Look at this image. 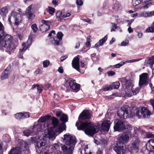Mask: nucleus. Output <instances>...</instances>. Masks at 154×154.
<instances>
[{
  "instance_id": "13",
  "label": "nucleus",
  "mask_w": 154,
  "mask_h": 154,
  "mask_svg": "<svg viewBox=\"0 0 154 154\" xmlns=\"http://www.w3.org/2000/svg\"><path fill=\"white\" fill-rule=\"evenodd\" d=\"M41 22L42 24L40 26L39 28L40 30L42 32H47L50 28L49 23H50L49 21L42 20Z\"/></svg>"
},
{
  "instance_id": "4",
  "label": "nucleus",
  "mask_w": 154,
  "mask_h": 154,
  "mask_svg": "<svg viewBox=\"0 0 154 154\" xmlns=\"http://www.w3.org/2000/svg\"><path fill=\"white\" fill-rule=\"evenodd\" d=\"M10 14L11 16L8 17V20L11 25L13 24L14 26H17L22 23L23 18L20 14L12 11Z\"/></svg>"
},
{
  "instance_id": "60",
  "label": "nucleus",
  "mask_w": 154,
  "mask_h": 154,
  "mask_svg": "<svg viewBox=\"0 0 154 154\" xmlns=\"http://www.w3.org/2000/svg\"><path fill=\"white\" fill-rule=\"evenodd\" d=\"M52 3L54 5L55 7L58 5V0H53L52 1Z\"/></svg>"
},
{
  "instance_id": "22",
  "label": "nucleus",
  "mask_w": 154,
  "mask_h": 154,
  "mask_svg": "<svg viewBox=\"0 0 154 154\" xmlns=\"http://www.w3.org/2000/svg\"><path fill=\"white\" fill-rule=\"evenodd\" d=\"M51 117L50 115L45 116L43 117H41L38 120V122L44 123L49 120Z\"/></svg>"
},
{
  "instance_id": "26",
  "label": "nucleus",
  "mask_w": 154,
  "mask_h": 154,
  "mask_svg": "<svg viewBox=\"0 0 154 154\" xmlns=\"http://www.w3.org/2000/svg\"><path fill=\"white\" fill-rule=\"evenodd\" d=\"M107 39V35L105 36L104 38L100 39L99 42L97 43V48L98 46H100L103 45L106 41Z\"/></svg>"
},
{
  "instance_id": "61",
  "label": "nucleus",
  "mask_w": 154,
  "mask_h": 154,
  "mask_svg": "<svg viewBox=\"0 0 154 154\" xmlns=\"http://www.w3.org/2000/svg\"><path fill=\"white\" fill-rule=\"evenodd\" d=\"M58 70L59 72L60 73H62L63 72V69L62 66L59 67Z\"/></svg>"
},
{
  "instance_id": "32",
  "label": "nucleus",
  "mask_w": 154,
  "mask_h": 154,
  "mask_svg": "<svg viewBox=\"0 0 154 154\" xmlns=\"http://www.w3.org/2000/svg\"><path fill=\"white\" fill-rule=\"evenodd\" d=\"M15 117L16 119L20 120L23 119V113L22 112L16 113L15 115Z\"/></svg>"
},
{
  "instance_id": "44",
  "label": "nucleus",
  "mask_w": 154,
  "mask_h": 154,
  "mask_svg": "<svg viewBox=\"0 0 154 154\" xmlns=\"http://www.w3.org/2000/svg\"><path fill=\"white\" fill-rule=\"evenodd\" d=\"M31 28L34 32H36L37 31L38 28L36 24L34 23L31 26Z\"/></svg>"
},
{
  "instance_id": "36",
  "label": "nucleus",
  "mask_w": 154,
  "mask_h": 154,
  "mask_svg": "<svg viewBox=\"0 0 154 154\" xmlns=\"http://www.w3.org/2000/svg\"><path fill=\"white\" fill-rule=\"evenodd\" d=\"M80 88V85L75 83L71 88L74 90L78 91L79 90Z\"/></svg>"
},
{
  "instance_id": "33",
  "label": "nucleus",
  "mask_w": 154,
  "mask_h": 154,
  "mask_svg": "<svg viewBox=\"0 0 154 154\" xmlns=\"http://www.w3.org/2000/svg\"><path fill=\"white\" fill-rule=\"evenodd\" d=\"M46 11L49 12L50 14L53 15L55 12V9L51 7H48V8L46 9Z\"/></svg>"
},
{
  "instance_id": "45",
  "label": "nucleus",
  "mask_w": 154,
  "mask_h": 154,
  "mask_svg": "<svg viewBox=\"0 0 154 154\" xmlns=\"http://www.w3.org/2000/svg\"><path fill=\"white\" fill-rule=\"evenodd\" d=\"M32 5H30L27 8L25 14L32 13L31 9H32Z\"/></svg>"
},
{
  "instance_id": "23",
  "label": "nucleus",
  "mask_w": 154,
  "mask_h": 154,
  "mask_svg": "<svg viewBox=\"0 0 154 154\" xmlns=\"http://www.w3.org/2000/svg\"><path fill=\"white\" fill-rule=\"evenodd\" d=\"M8 9L9 8L7 6L2 8L0 10V14L3 17L6 16L8 12Z\"/></svg>"
},
{
  "instance_id": "30",
  "label": "nucleus",
  "mask_w": 154,
  "mask_h": 154,
  "mask_svg": "<svg viewBox=\"0 0 154 154\" xmlns=\"http://www.w3.org/2000/svg\"><path fill=\"white\" fill-rule=\"evenodd\" d=\"M55 133L54 131L53 130L51 129L50 130H49L48 132V137L50 139H52L54 137Z\"/></svg>"
},
{
  "instance_id": "49",
  "label": "nucleus",
  "mask_w": 154,
  "mask_h": 154,
  "mask_svg": "<svg viewBox=\"0 0 154 154\" xmlns=\"http://www.w3.org/2000/svg\"><path fill=\"white\" fill-rule=\"evenodd\" d=\"M147 149L151 152H154V145H153V144H149L148 145Z\"/></svg>"
},
{
  "instance_id": "62",
  "label": "nucleus",
  "mask_w": 154,
  "mask_h": 154,
  "mask_svg": "<svg viewBox=\"0 0 154 154\" xmlns=\"http://www.w3.org/2000/svg\"><path fill=\"white\" fill-rule=\"evenodd\" d=\"M117 26L116 24H114L112 26V28L111 29V32L114 31H115V29H117Z\"/></svg>"
},
{
  "instance_id": "20",
  "label": "nucleus",
  "mask_w": 154,
  "mask_h": 154,
  "mask_svg": "<svg viewBox=\"0 0 154 154\" xmlns=\"http://www.w3.org/2000/svg\"><path fill=\"white\" fill-rule=\"evenodd\" d=\"M42 125L38 122V124L36 125L34 124L32 129L33 132L35 133L40 131L42 129Z\"/></svg>"
},
{
  "instance_id": "28",
  "label": "nucleus",
  "mask_w": 154,
  "mask_h": 154,
  "mask_svg": "<svg viewBox=\"0 0 154 154\" xmlns=\"http://www.w3.org/2000/svg\"><path fill=\"white\" fill-rule=\"evenodd\" d=\"M66 128V125L62 123L58 126L57 130L59 133H60L62 132L64 130H65Z\"/></svg>"
},
{
  "instance_id": "6",
  "label": "nucleus",
  "mask_w": 154,
  "mask_h": 154,
  "mask_svg": "<svg viewBox=\"0 0 154 154\" xmlns=\"http://www.w3.org/2000/svg\"><path fill=\"white\" fill-rule=\"evenodd\" d=\"M91 118V114L90 112L88 110H83L79 115L78 120L76 123H78V124L80 125L81 123H84L85 121H88L87 120Z\"/></svg>"
},
{
  "instance_id": "11",
  "label": "nucleus",
  "mask_w": 154,
  "mask_h": 154,
  "mask_svg": "<svg viewBox=\"0 0 154 154\" xmlns=\"http://www.w3.org/2000/svg\"><path fill=\"white\" fill-rule=\"evenodd\" d=\"M149 76L147 73H143L139 76V85L141 88L144 85H147L148 82Z\"/></svg>"
},
{
  "instance_id": "14",
  "label": "nucleus",
  "mask_w": 154,
  "mask_h": 154,
  "mask_svg": "<svg viewBox=\"0 0 154 154\" xmlns=\"http://www.w3.org/2000/svg\"><path fill=\"white\" fill-rule=\"evenodd\" d=\"M74 148L66 145H63L61 147L63 154H72L73 152Z\"/></svg>"
},
{
  "instance_id": "43",
  "label": "nucleus",
  "mask_w": 154,
  "mask_h": 154,
  "mask_svg": "<svg viewBox=\"0 0 154 154\" xmlns=\"http://www.w3.org/2000/svg\"><path fill=\"white\" fill-rule=\"evenodd\" d=\"M141 2H143V0H135L133 2V5L136 6L140 4Z\"/></svg>"
},
{
  "instance_id": "55",
  "label": "nucleus",
  "mask_w": 154,
  "mask_h": 154,
  "mask_svg": "<svg viewBox=\"0 0 154 154\" xmlns=\"http://www.w3.org/2000/svg\"><path fill=\"white\" fill-rule=\"evenodd\" d=\"M128 80L126 79L125 77H123L120 79V81L122 82V85H124Z\"/></svg>"
},
{
  "instance_id": "24",
  "label": "nucleus",
  "mask_w": 154,
  "mask_h": 154,
  "mask_svg": "<svg viewBox=\"0 0 154 154\" xmlns=\"http://www.w3.org/2000/svg\"><path fill=\"white\" fill-rule=\"evenodd\" d=\"M60 120L62 122V123L65 124L68 121L67 115L64 113L63 114L62 116L60 118Z\"/></svg>"
},
{
  "instance_id": "63",
  "label": "nucleus",
  "mask_w": 154,
  "mask_h": 154,
  "mask_svg": "<svg viewBox=\"0 0 154 154\" xmlns=\"http://www.w3.org/2000/svg\"><path fill=\"white\" fill-rule=\"evenodd\" d=\"M128 42H128L126 41H123L121 44V46H125Z\"/></svg>"
},
{
  "instance_id": "12",
  "label": "nucleus",
  "mask_w": 154,
  "mask_h": 154,
  "mask_svg": "<svg viewBox=\"0 0 154 154\" xmlns=\"http://www.w3.org/2000/svg\"><path fill=\"white\" fill-rule=\"evenodd\" d=\"M115 131H121L125 129V124L124 122L120 120H119L115 124L114 127Z\"/></svg>"
},
{
  "instance_id": "46",
  "label": "nucleus",
  "mask_w": 154,
  "mask_h": 154,
  "mask_svg": "<svg viewBox=\"0 0 154 154\" xmlns=\"http://www.w3.org/2000/svg\"><path fill=\"white\" fill-rule=\"evenodd\" d=\"M43 88L42 86V85H38L37 89L38 90V92L39 93H40L42 92L43 91Z\"/></svg>"
},
{
  "instance_id": "2",
  "label": "nucleus",
  "mask_w": 154,
  "mask_h": 154,
  "mask_svg": "<svg viewBox=\"0 0 154 154\" xmlns=\"http://www.w3.org/2000/svg\"><path fill=\"white\" fill-rule=\"evenodd\" d=\"M131 132L127 130L124 132L119 137L118 141H115L112 144V147L113 149L117 154H125L126 152L125 143L128 141Z\"/></svg>"
},
{
  "instance_id": "8",
  "label": "nucleus",
  "mask_w": 154,
  "mask_h": 154,
  "mask_svg": "<svg viewBox=\"0 0 154 154\" xmlns=\"http://www.w3.org/2000/svg\"><path fill=\"white\" fill-rule=\"evenodd\" d=\"M63 136V141L65 143L66 145L71 146L72 148H74L76 143L75 137L69 134H65Z\"/></svg>"
},
{
  "instance_id": "47",
  "label": "nucleus",
  "mask_w": 154,
  "mask_h": 154,
  "mask_svg": "<svg viewBox=\"0 0 154 154\" xmlns=\"http://www.w3.org/2000/svg\"><path fill=\"white\" fill-rule=\"evenodd\" d=\"M4 141L6 143H9L11 141V137L8 135H6L4 138Z\"/></svg>"
},
{
  "instance_id": "39",
  "label": "nucleus",
  "mask_w": 154,
  "mask_h": 154,
  "mask_svg": "<svg viewBox=\"0 0 154 154\" xmlns=\"http://www.w3.org/2000/svg\"><path fill=\"white\" fill-rule=\"evenodd\" d=\"M147 62L148 64L152 66L154 63V56L150 57L148 60Z\"/></svg>"
},
{
  "instance_id": "37",
  "label": "nucleus",
  "mask_w": 154,
  "mask_h": 154,
  "mask_svg": "<svg viewBox=\"0 0 154 154\" xmlns=\"http://www.w3.org/2000/svg\"><path fill=\"white\" fill-rule=\"evenodd\" d=\"M113 89L111 85H103V90L104 91H108Z\"/></svg>"
},
{
  "instance_id": "48",
  "label": "nucleus",
  "mask_w": 154,
  "mask_h": 154,
  "mask_svg": "<svg viewBox=\"0 0 154 154\" xmlns=\"http://www.w3.org/2000/svg\"><path fill=\"white\" fill-rule=\"evenodd\" d=\"M50 62V61L48 60L44 61L43 62V66L44 67H47L49 65Z\"/></svg>"
},
{
  "instance_id": "51",
  "label": "nucleus",
  "mask_w": 154,
  "mask_h": 154,
  "mask_svg": "<svg viewBox=\"0 0 154 154\" xmlns=\"http://www.w3.org/2000/svg\"><path fill=\"white\" fill-rule=\"evenodd\" d=\"M62 12L60 11H58L56 13V16L57 18H59L60 20V18L61 17Z\"/></svg>"
},
{
  "instance_id": "29",
  "label": "nucleus",
  "mask_w": 154,
  "mask_h": 154,
  "mask_svg": "<svg viewBox=\"0 0 154 154\" xmlns=\"http://www.w3.org/2000/svg\"><path fill=\"white\" fill-rule=\"evenodd\" d=\"M54 41H52V42L54 45H61L62 43V41H59V39L56 37L53 38Z\"/></svg>"
},
{
  "instance_id": "41",
  "label": "nucleus",
  "mask_w": 154,
  "mask_h": 154,
  "mask_svg": "<svg viewBox=\"0 0 154 154\" xmlns=\"http://www.w3.org/2000/svg\"><path fill=\"white\" fill-rule=\"evenodd\" d=\"M146 32H154V27L152 26L151 27L147 28L146 29Z\"/></svg>"
},
{
  "instance_id": "19",
  "label": "nucleus",
  "mask_w": 154,
  "mask_h": 154,
  "mask_svg": "<svg viewBox=\"0 0 154 154\" xmlns=\"http://www.w3.org/2000/svg\"><path fill=\"white\" fill-rule=\"evenodd\" d=\"M35 149L37 150L38 149H40L39 150H40L41 148L43 146H44L45 143L44 142L42 141L40 139H38V140L35 142Z\"/></svg>"
},
{
  "instance_id": "54",
  "label": "nucleus",
  "mask_w": 154,
  "mask_h": 154,
  "mask_svg": "<svg viewBox=\"0 0 154 154\" xmlns=\"http://www.w3.org/2000/svg\"><path fill=\"white\" fill-rule=\"evenodd\" d=\"M23 119L29 117V113L24 112L23 113Z\"/></svg>"
},
{
  "instance_id": "9",
  "label": "nucleus",
  "mask_w": 154,
  "mask_h": 154,
  "mask_svg": "<svg viewBox=\"0 0 154 154\" xmlns=\"http://www.w3.org/2000/svg\"><path fill=\"white\" fill-rule=\"evenodd\" d=\"M28 145L25 142L21 144L20 147L13 148L9 152L8 154H20V149L23 150L27 149Z\"/></svg>"
},
{
  "instance_id": "25",
  "label": "nucleus",
  "mask_w": 154,
  "mask_h": 154,
  "mask_svg": "<svg viewBox=\"0 0 154 154\" xmlns=\"http://www.w3.org/2000/svg\"><path fill=\"white\" fill-rule=\"evenodd\" d=\"M52 124L53 125L54 128L57 127L58 125L59 121L57 119V118L53 117L52 119Z\"/></svg>"
},
{
  "instance_id": "18",
  "label": "nucleus",
  "mask_w": 154,
  "mask_h": 154,
  "mask_svg": "<svg viewBox=\"0 0 154 154\" xmlns=\"http://www.w3.org/2000/svg\"><path fill=\"white\" fill-rule=\"evenodd\" d=\"M140 143V141L139 139H136L134 141L130 147L131 150L136 151L138 150Z\"/></svg>"
},
{
  "instance_id": "52",
  "label": "nucleus",
  "mask_w": 154,
  "mask_h": 154,
  "mask_svg": "<svg viewBox=\"0 0 154 154\" xmlns=\"http://www.w3.org/2000/svg\"><path fill=\"white\" fill-rule=\"evenodd\" d=\"M125 64V63L124 62H121L119 63H118L115 65L113 67L116 68H119L122 66H123Z\"/></svg>"
},
{
  "instance_id": "31",
  "label": "nucleus",
  "mask_w": 154,
  "mask_h": 154,
  "mask_svg": "<svg viewBox=\"0 0 154 154\" xmlns=\"http://www.w3.org/2000/svg\"><path fill=\"white\" fill-rule=\"evenodd\" d=\"M34 132L32 130H26L24 131L23 133L25 136L28 137L29 135L32 134L33 132Z\"/></svg>"
},
{
  "instance_id": "57",
  "label": "nucleus",
  "mask_w": 154,
  "mask_h": 154,
  "mask_svg": "<svg viewBox=\"0 0 154 154\" xmlns=\"http://www.w3.org/2000/svg\"><path fill=\"white\" fill-rule=\"evenodd\" d=\"M107 73L108 76H112L114 75L115 72L114 71L110 70Z\"/></svg>"
},
{
  "instance_id": "50",
  "label": "nucleus",
  "mask_w": 154,
  "mask_h": 154,
  "mask_svg": "<svg viewBox=\"0 0 154 154\" xmlns=\"http://www.w3.org/2000/svg\"><path fill=\"white\" fill-rule=\"evenodd\" d=\"M64 113L60 110L57 111L56 112V116L57 117H60Z\"/></svg>"
},
{
  "instance_id": "16",
  "label": "nucleus",
  "mask_w": 154,
  "mask_h": 154,
  "mask_svg": "<svg viewBox=\"0 0 154 154\" xmlns=\"http://www.w3.org/2000/svg\"><path fill=\"white\" fill-rule=\"evenodd\" d=\"M140 113L143 118L149 116L151 114L150 111L146 107H142L140 110Z\"/></svg>"
},
{
  "instance_id": "10",
  "label": "nucleus",
  "mask_w": 154,
  "mask_h": 154,
  "mask_svg": "<svg viewBox=\"0 0 154 154\" xmlns=\"http://www.w3.org/2000/svg\"><path fill=\"white\" fill-rule=\"evenodd\" d=\"M99 123H97V133L99 131L100 132L103 131L107 132L109 131L110 126V123L109 121H104L101 124L100 128L99 127Z\"/></svg>"
},
{
  "instance_id": "34",
  "label": "nucleus",
  "mask_w": 154,
  "mask_h": 154,
  "mask_svg": "<svg viewBox=\"0 0 154 154\" xmlns=\"http://www.w3.org/2000/svg\"><path fill=\"white\" fill-rule=\"evenodd\" d=\"M25 15L27 16L29 21H31L35 17V15L32 13L25 14Z\"/></svg>"
},
{
  "instance_id": "3",
  "label": "nucleus",
  "mask_w": 154,
  "mask_h": 154,
  "mask_svg": "<svg viewBox=\"0 0 154 154\" xmlns=\"http://www.w3.org/2000/svg\"><path fill=\"white\" fill-rule=\"evenodd\" d=\"M76 123L75 126L79 130L84 131L87 135L92 136L96 133V125L90 121H85L80 125Z\"/></svg>"
},
{
  "instance_id": "15",
  "label": "nucleus",
  "mask_w": 154,
  "mask_h": 154,
  "mask_svg": "<svg viewBox=\"0 0 154 154\" xmlns=\"http://www.w3.org/2000/svg\"><path fill=\"white\" fill-rule=\"evenodd\" d=\"M79 61V58L76 56L73 58L72 63V67L79 72H80Z\"/></svg>"
},
{
  "instance_id": "64",
  "label": "nucleus",
  "mask_w": 154,
  "mask_h": 154,
  "mask_svg": "<svg viewBox=\"0 0 154 154\" xmlns=\"http://www.w3.org/2000/svg\"><path fill=\"white\" fill-rule=\"evenodd\" d=\"M147 129L150 131H152L154 130V127L153 126H148Z\"/></svg>"
},
{
  "instance_id": "59",
  "label": "nucleus",
  "mask_w": 154,
  "mask_h": 154,
  "mask_svg": "<svg viewBox=\"0 0 154 154\" xmlns=\"http://www.w3.org/2000/svg\"><path fill=\"white\" fill-rule=\"evenodd\" d=\"M76 3L77 5L81 6L83 4V2L82 0H76Z\"/></svg>"
},
{
  "instance_id": "7",
  "label": "nucleus",
  "mask_w": 154,
  "mask_h": 154,
  "mask_svg": "<svg viewBox=\"0 0 154 154\" xmlns=\"http://www.w3.org/2000/svg\"><path fill=\"white\" fill-rule=\"evenodd\" d=\"M59 148V145L58 143H54L52 146H45L41 148L40 154H51L53 150Z\"/></svg>"
},
{
  "instance_id": "27",
  "label": "nucleus",
  "mask_w": 154,
  "mask_h": 154,
  "mask_svg": "<svg viewBox=\"0 0 154 154\" xmlns=\"http://www.w3.org/2000/svg\"><path fill=\"white\" fill-rule=\"evenodd\" d=\"M75 80L73 81L71 80L69 82L68 80H66V79H65L64 81L65 84H64V86H66L67 85H68V84H69V86L70 88H71L73 86L75 83Z\"/></svg>"
},
{
  "instance_id": "5",
  "label": "nucleus",
  "mask_w": 154,
  "mask_h": 154,
  "mask_svg": "<svg viewBox=\"0 0 154 154\" xmlns=\"http://www.w3.org/2000/svg\"><path fill=\"white\" fill-rule=\"evenodd\" d=\"M132 111L131 110V108L128 107L127 106L119 109L117 112L118 116L121 119H124L129 117Z\"/></svg>"
},
{
  "instance_id": "35",
  "label": "nucleus",
  "mask_w": 154,
  "mask_h": 154,
  "mask_svg": "<svg viewBox=\"0 0 154 154\" xmlns=\"http://www.w3.org/2000/svg\"><path fill=\"white\" fill-rule=\"evenodd\" d=\"M111 85L113 89H117L119 88L120 85V83L119 82L117 81L113 83Z\"/></svg>"
},
{
  "instance_id": "42",
  "label": "nucleus",
  "mask_w": 154,
  "mask_h": 154,
  "mask_svg": "<svg viewBox=\"0 0 154 154\" xmlns=\"http://www.w3.org/2000/svg\"><path fill=\"white\" fill-rule=\"evenodd\" d=\"M63 35L62 32H58L57 34L56 37L59 39V41H62V38Z\"/></svg>"
},
{
  "instance_id": "17",
  "label": "nucleus",
  "mask_w": 154,
  "mask_h": 154,
  "mask_svg": "<svg viewBox=\"0 0 154 154\" xmlns=\"http://www.w3.org/2000/svg\"><path fill=\"white\" fill-rule=\"evenodd\" d=\"M140 91V88L139 87L137 88L134 90H133L131 88V90H129V91L127 90V91H126V94L128 97H130L138 93Z\"/></svg>"
},
{
  "instance_id": "40",
  "label": "nucleus",
  "mask_w": 154,
  "mask_h": 154,
  "mask_svg": "<svg viewBox=\"0 0 154 154\" xmlns=\"http://www.w3.org/2000/svg\"><path fill=\"white\" fill-rule=\"evenodd\" d=\"M107 143L108 141L106 140L102 139L100 140V142H98V143H97V145H98L99 143V144H101L103 145H107Z\"/></svg>"
},
{
  "instance_id": "21",
  "label": "nucleus",
  "mask_w": 154,
  "mask_h": 154,
  "mask_svg": "<svg viewBox=\"0 0 154 154\" xmlns=\"http://www.w3.org/2000/svg\"><path fill=\"white\" fill-rule=\"evenodd\" d=\"M11 69L10 66L8 67L4 71L2 74L1 76V79L2 80L7 79L8 76L9 72L10 71V69Z\"/></svg>"
},
{
  "instance_id": "38",
  "label": "nucleus",
  "mask_w": 154,
  "mask_h": 154,
  "mask_svg": "<svg viewBox=\"0 0 154 154\" xmlns=\"http://www.w3.org/2000/svg\"><path fill=\"white\" fill-rule=\"evenodd\" d=\"M124 84V85L125 86L126 88L127 89H128L131 86L132 84L131 81L130 80H128L126 81V82Z\"/></svg>"
},
{
  "instance_id": "58",
  "label": "nucleus",
  "mask_w": 154,
  "mask_h": 154,
  "mask_svg": "<svg viewBox=\"0 0 154 154\" xmlns=\"http://www.w3.org/2000/svg\"><path fill=\"white\" fill-rule=\"evenodd\" d=\"M146 136L147 138H154V134H153L151 133H147Z\"/></svg>"
},
{
  "instance_id": "56",
  "label": "nucleus",
  "mask_w": 154,
  "mask_h": 154,
  "mask_svg": "<svg viewBox=\"0 0 154 154\" xmlns=\"http://www.w3.org/2000/svg\"><path fill=\"white\" fill-rule=\"evenodd\" d=\"M121 5L119 3H115L114 5V7L113 8L114 9H118L121 8Z\"/></svg>"
},
{
  "instance_id": "1",
  "label": "nucleus",
  "mask_w": 154,
  "mask_h": 154,
  "mask_svg": "<svg viewBox=\"0 0 154 154\" xmlns=\"http://www.w3.org/2000/svg\"><path fill=\"white\" fill-rule=\"evenodd\" d=\"M4 26L0 21V46L5 48L7 51L10 54L13 52L16 47V45L12 42V37L6 33L4 30Z\"/></svg>"
},
{
  "instance_id": "53",
  "label": "nucleus",
  "mask_w": 154,
  "mask_h": 154,
  "mask_svg": "<svg viewBox=\"0 0 154 154\" xmlns=\"http://www.w3.org/2000/svg\"><path fill=\"white\" fill-rule=\"evenodd\" d=\"M57 149L53 150L51 154H62V152Z\"/></svg>"
}]
</instances>
